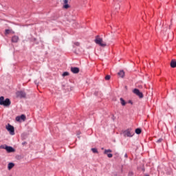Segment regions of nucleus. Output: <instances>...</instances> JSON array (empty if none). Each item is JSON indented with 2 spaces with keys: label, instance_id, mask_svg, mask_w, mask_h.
Listing matches in <instances>:
<instances>
[{
  "label": "nucleus",
  "instance_id": "f257e3e1",
  "mask_svg": "<svg viewBox=\"0 0 176 176\" xmlns=\"http://www.w3.org/2000/svg\"><path fill=\"white\" fill-rule=\"evenodd\" d=\"M10 104H12L10 99H5V97L3 96L0 97V105H3V107H6V108H9V107H10Z\"/></svg>",
  "mask_w": 176,
  "mask_h": 176
},
{
  "label": "nucleus",
  "instance_id": "f03ea898",
  "mask_svg": "<svg viewBox=\"0 0 176 176\" xmlns=\"http://www.w3.org/2000/svg\"><path fill=\"white\" fill-rule=\"evenodd\" d=\"M95 43L96 45L101 46V47H105V46H107V43H104V41H102V38H100L98 35L96 36Z\"/></svg>",
  "mask_w": 176,
  "mask_h": 176
},
{
  "label": "nucleus",
  "instance_id": "7ed1b4c3",
  "mask_svg": "<svg viewBox=\"0 0 176 176\" xmlns=\"http://www.w3.org/2000/svg\"><path fill=\"white\" fill-rule=\"evenodd\" d=\"M0 149H6V151H7L8 153H12L13 152H15L16 150L10 146H5V145H1L0 146Z\"/></svg>",
  "mask_w": 176,
  "mask_h": 176
},
{
  "label": "nucleus",
  "instance_id": "20e7f679",
  "mask_svg": "<svg viewBox=\"0 0 176 176\" xmlns=\"http://www.w3.org/2000/svg\"><path fill=\"white\" fill-rule=\"evenodd\" d=\"M16 96L17 98H25L27 94L24 91H18L16 92Z\"/></svg>",
  "mask_w": 176,
  "mask_h": 176
},
{
  "label": "nucleus",
  "instance_id": "39448f33",
  "mask_svg": "<svg viewBox=\"0 0 176 176\" xmlns=\"http://www.w3.org/2000/svg\"><path fill=\"white\" fill-rule=\"evenodd\" d=\"M6 129L9 131L10 135H14V126L10 124H8V125L6 126Z\"/></svg>",
  "mask_w": 176,
  "mask_h": 176
},
{
  "label": "nucleus",
  "instance_id": "423d86ee",
  "mask_svg": "<svg viewBox=\"0 0 176 176\" xmlns=\"http://www.w3.org/2000/svg\"><path fill=\"white\" fill-rule=\"evenodd\" d=\"M133 93H134V94H136V96H138L139 98H144V94H142V92H140V89L135 88L133 89Z\"/></svg>",
  "mask_w": 176,
  "mask_h": 176
},
{
  "label": "nucleus",
  "instance_id": "0eeeda50",
  "mask_svg": "<svg viewBox=\"0 0 176 176\" xmlns=\"http://www.w3.org/2000/svg\"><path fill=\"white\" fill-rule=\"evenodd\" d=\"M26 119H27V117L24 114H22L20 116L16 117V122H21V120H23V122H25Z\"/></svg>",
  "mask_w": 176,
  "mask_h": 176
},
{
  "label": "nucleus",
  "instance_id": "6e6552de",
  "mask_svg": "<svg viewBox=\"0 0 176 176\" xmlns=\"http://www.w3.org/2000/svg\"><path fill=\"white\" fill-rule=\"evenodd\" d=\"M104 154L107 155V157H109V159L113 157V155H112V150L111 149H105L104 151Z\"/></svg>",
  "mask_w": 176,
  "mask_h": 176
},
{
  "label": "nucleus",
  "instance_id": "1a4fd4ad",
  "mask_svg": "<svg viewBox=\"0 0 176 176\" xmlns=\"http://www.w3.org/2000/svg\"><path fill=\"white\" fill-rule=\"evenodd\" d=\"M123 134L124 137H133L134 135V133H131V131L130 129H126L123 132Z\"/></svg>",
  "mask_w": 176,
  "mask_h": 176
},
{
  "label": "nucleus",
  "instance_id": "9d476101",
  "mask_svg": "<svg viewBox=\"0 0 176 176\" xmlns=\"http://www.w3.org/2000/svg\"><path fill=\"white\" fill-rule=\"evenodd\" d=\"M80 71V69H79V67H71V72L73 74H79Z\"/></svg>",
  "mask_w": 176,
  "mask_h": 176
},
{
  "label": "nucleus",
  "instance_id": "9b49d317",
  "mask_svg": "<svg viewBox=\"0 0 176 176\" xmlns=\"http://www.w3.org/2000/svg\"><path fill=\"white\" fill-rule=\"evenodd\" d=\"M19 36H13L12 37L11 42H12V43H17V42H19Z\"/></svg>",
  "mask_w": 176,
  "mask_h": 176
},
{
  "label": "nucleus",
  "instance_id": "f8f14e48",
  "mask_svg": "<svg viewBox=\"0 0 176 176\" xmlns=\"http://www.w3.org/2000/svg\"><path fill=\"white\" fill-rule=\"evenodd\" d=\"M63 2H64V6H63L64 9H69V5L68 4V0H63Z\"/></svg>",
  "mask_w": 176,
  "mask_h": 176
},
{
  "label": "nucleus",
  "instance_id": "ddd939ff",
  "mask_svg": "<svg viewBox=\"0 0 176 176\" xmlns=\"http://www.w3.org/2000/svg\"><path fill=\"white\" fill-rule=\"evenodd\" d=\"M170 67L171 68H176V60L172 59L170 61Z\"/></svg>",
  "mask_w": 176,
  "mask_h": 176
},
{
  "label": "nucleus",
  "instance_id": "4468645a",
  "mask_svg": "<svg viewBox=\"0 0 176 176\" xmlns=\"http://www.w3.org/2000/svg\"><path fill=\"white\" fill-rule=\"evenodd\" d=\"M9 34H14V32L12 30L6 29L5 30V35H9Z\"/></svg>",
  "mask_w": 176,
  "mask_h": 176
},
{
  "label": "nucleus",
  "instance_id": "2eb2a0df",
  "mask_svg": "<svg viewBox=\"0 0 176 176\" xmlns=\"http://www.w3.org/2000/svg\"><path fill=\"white\" fill-rule=\"evenodd\" d=\"M118 76H120V78H124V71L123 70H120L118 73Z\"/></svg>",
  "mask_w": 176,
  "mask_h": 176
},
{
  "label": "nucleus",
  "instance_id": "dca6fc26",
  "mask_svg": "<svg viewBox=\"0 0 176 176\" xmlns=\"http://www.w3.org/2000/svg\"><path fill=\"white\" fill-rule=\"evenodd\" d=\"M13 167H14V163L13 162H10L8 165V170H12V168H13Z\"/></svg>",
  "mask_w": 176,
  "mask_h": 176
},
{
  "label": "nucleus",
  "instance_id": "f3484780",
  "mask_svg": "<svg viewBox=\"0 0 176 176\" xmlns=\"http://www.w3.org/2000/svg\"><path fill=\"white\" fill-rule=\"evenodd\" d=\"M120 101L121 105H122V107H124V105H126V104H127V102H126V100H124V99H123V98H120Z\"/></svg>",
  "mask_w": 176,
  "mask_h": 176
},
{
  "label": "nucleus",
  "instance_id": "a211bd4d",
  "mask_svg": "<svg viewBox=\"0 0 176 176\" xmlns=\"http://www.w3.org/2000/svg\"><path fill=\"white\" fill-rule=\"evenodd\" d=\"M135 132L136 133V134H141V133H142V130H141L140 128H138L135 129Z\"/></svg>",
  "mask_w": 176,
  "mask_h": 176
},
{
  "label": "nucleus",
  "instance_id": "6ab92c4d",
  "mask_svg": "<svg viewBox=\"0 0 176 176\" xmlns=\"http://www.w3.org/2000/svg\"><path fill=\"white\" fill-rule=\"evenodd\" d=\"M62 76H63V77L69 76V72H63V74H62Z\"/></svg>",
  "mask_w": 176,
  "mask_h": 176
},
{
  "label": "nucleus",
  "instance_id": "aec40b11",
  "mask_svg": "<svg viewBox=\"0 0 176 176\" xmlns=\"http://www.w3.org/2000/svg\"><path fill=\"white\" fill-rule=\"evenodd\" d=\"M91 151H92L93 153H98V150H97V148H91Z\"/></svg>",
  "mask_w": 176,
  "mask_h": 176
},
{
  "label": "nucleus",
  "instance_id": "412c9836",
  "mask_svg": "<svg viewBox=\"0 0 176 176\" xmlns=\"http://www.w3.org/2000/svg\"><path fill=\"white\" fill-rule=\"evenodd\" d=\"M105 80H109L111 79V76L110 75H107L104 77Z\"/></svg>",
  "mask_w": 176,
  "mask_h": 176
},
{
  "label": "nucleus",
  "instance_id": "4be33fe9",
  "mask_svg": "<svg viewBox=\"0 0 176 176\" xmlns=\"http://www.w3.org/2000/svg\"><path fill=\"white\" fill-rule=\"evenodd\" d=\"M163 141V138H160L159 140H157V142L158 144H160V142H162Z\"/></svg>",
  "mask_w": 176,
  "mask_h": 176
},
{
  "label": "nucleus",
  "instance_id": "5701e85b",
  "mask_svg": "<svg viewBox=\"0 0 176 176\" xmlns=\"http://www.w3.org/2000/svg\"><path fill=\"white\" fill-rule=\"evenodd\" d=\"M133 175H134V173L133 172L130 171L129 173V176H133Z\"/></svg>",
  "mask_w": 176,
  "mask_h": 176
},
{
  "label": "nucleus",
  "instance_id": "b1692460",
  "mask_svg": "<svg viewBox=\"0 0 176 176\" xmlns=\"http://www.w3.org/2000/svg\"><path fill=\"white\" fill-rule=\"evenodd\" d=\"M74 45H76V46H79L80 43L79 42H76L74 43Z\"/></svg>",
  "mask_w": 176,
  "mask_h": 176
},
{
  "label": "nucleus",
  "instance_id": "393cba45",
  "mask_svg": "<svg viewBox=\"0 0 176 176\" xmlns=\"http://www.w3.org/2000/svg\"><path fill=\"white\" fill-rule=\"evenodd\" d=\"M128 104H131V105H133V100H129Z\"/></svg>",
  "mask_w": 176,
  "mask_h": 176
},
{
  "label": "nucleus",
  "instance_id": "a878e982",
  "mask_svg": "<svg viewBox=\"0 0 176 176\" xmlns=\"http://www.w3.org/2000/svg\"><path fill=\"white\" fill-rule=\"evenodd\" d=\"M124 157H125L126 159H127V157H129V155H127V153H126V154L124 155Z\"/></svg>",
  "mask_w": 176,
  "mask_h": 176
},
{
  "label": "nucleus",
  "instance_id": "bb28decb",
  "mask_svg": "<svg viewBox=\"0 0 176 176\" xmlns=\"http://www.w3.org/2000/svg\"><path fill=\"white\" fill-rule=\"evenodd\" d=\"M25 144H27V142H24L22 143V145H25Z\"/></svg>",
  "mask_w": 176,
  "mask_h": 176
},
{
  "label": "nucleus",
  "instance_id": "cd10ccee",
  "mask_svg": "<svg viewBox=\"0 0 176 176\" xmlns=\"http://www.w3.org/2000/svg\"><path fill=\"white\" fill-rule=\"evenodd\" d=\"M18 159H21V156H18Z\"/></svg>",
  "mask_w": 176,
  "mask_h": 176
},
{
  "label": "nucleus",
  "instance_id": "c85d7f7f",
  "mask_svg": "<svg viewBox=\"0 0 176 176\" xmlns=\"http://www.w3.org/2000/svg\"><path fill=\"white\" fill-rule=\"evenodd\" d=\"M142 171H145V168H142Z\"/></svg>",
  "mask_w": 176,
  "mask_h": 176
},
{
  "label": "nucleus",
  "instance_id": "c756f323",
  "mask_svg": "<svg viewBox=\"0 0 176 176\" xmlns=\"http://www.w3.org/2000/svg\"><path fill=\"white\" fill-rule=\"evenodd\" d=\"M145 176H149V175H145Z\"/></svg>",
  "mask_w": 176,
  "mask_h": 176
}]
</instances>
